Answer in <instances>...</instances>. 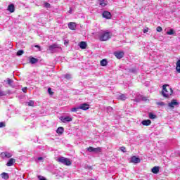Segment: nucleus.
<instances>
[{
	"instance_id": "nucleus-11",
	"label": "nucleus",
	"mask_w": 180,
	"mask_h": 180,
	"mask_svg": "<svg viewBox=\"0 0 180 180\" xmlns=\"http://www.w3.org/2000/svg\"><path fill=\"white\" fill-rule=\"evenodd\" d=\"M79 108L82 109V110H88V109H89V105L88 103H84L81 104Z\"/></svg>"
},
{
	"instance_id": "nucleus-16",
	"label": "nucleus",
	"mask_w": 180,
	"mask_h": 180,
	"mask_svg": "<svg viewBox=\"0 0 180 180\" xmlns=\"http://www.w3.org/2000/svg\"><path fill=\"white\" fill-rule=\"evenodd\" d=\"M143 126H150L151 124V120H144L142 121Z\"/></svg>"
},
{
	"instance_id": "nucleus-45",
	"label": "nucleus",
	"mask_w": 180,
	"mask_h": 180,
	"mask_svg": "<svg viewBox=\"0 0 180 180\" xmlns=\"http://www.w3.org/2000/svg\"><path fill=\"white\" fill-rule=\"evenodd\" d=\"M34 47H36V49H39L40 50V46L39 45H35Z\"/></svg>"
},
{
	"instance_id": "nucleus-17",
	"label": "nucleus",
	"mask_w": 180,
	"mask_h": 180,
	"mask_svg": "<svg viewBox=\"0 0 180 180\" xmlns=\"http://www.w3.org/2000/svg\"><path fill=\"white\" fill-rule=\"evenodd\" d=\"M56 133L58 134H63V133H64V127H59L56 130Z\"/></svg>"
},
{
	"instance_id": "nucleus-32",
	"label": "nucleus",
	"mask_w": 180,
	"mask_h": 180,
	"mask_svg": "<svg viewBox=\"0 0 180 180\" xmlns=\"http://www.w3.org/2000/svg\"><path fill=\"white\" fill-rule=\"evenodd\" d=\"M44 8H51V7L50 4L47 3V2H44Z\"/></svg>"
},
{
	"instance_id": "nucleus-22",
	"label": "nucleus",
	"mask_w": 180,
	"mask_h": 180,
	"mask_svg": "<svg viewBox=\"0 0 180 180\" xmlns=\"http://www.w3.org/2000/svg\"><path fill=\"white\" fill-rule=\"evenodd\" d=\"M94 153H102V148L101 147L94 148Z\"/></svg>"
},
{
	"instance_id": "nucleus-26",
	"label": "nucleus",
	"mask_w": 180,
	"mask_h": 180,
	"mask_svg": "<svg viewBox=\"0 0 180 180\" xmlns=\"http://www.w3.org/2000/svg\"><path fill=\"white\" fill-rule=\"evenodd\" d=\"M101 6H106L108 4L105 3V0H98Z\"/></svg>"
},
{
	"instance_id": "nucleus-2",
	"label": "nucleus",
	"mask_w": 180,
	"mask_h": 180,
	"mask_svg": "<svg viewBox=\"0 0 180 180\" xmlns=\"http://www.w3.org/2000/svg\"><path fill=\"white\" fill-rule=\"evenodd\" d=\"M98 39L100 41H108V40L112 39V34H110V32L104 31L100 34Z\"/></svg>"
},
{
	"instance_id": "nucleus-27",
	"label": "nucleus",
	"mask_w": 180,
	"mask_h": 180,
	"mask_svg": "<svg viewBox=\"0 0 180 180\" xmlns=\"http://www.w3.org/2000/svg\"><path fill=\"white\" fill-rule=\"evenodd\" d=\"M167 34H169V36L172 34H175V31H174L172 29H171L169 31L167 32Z\"/></svg>"
},
{
	"instance_id": "nucleus-10",
	"label": "nucleus",
	"mask_w": 180,
	"mask_h": 180,
	"mask_svg": "<svg viewBox=\"0 0 180 180\" xmlns=\"http://www.w3.org/2000/svg\"><path fill=\"white\" fill-rule=\"evenodd\" d=\"M68 27L70 30H75V29H77V23L70 22L68 23Z\"/></svg>"
},
{
	"instance_id": "nucleus-31",
	"label": "nucleus",
	"mask_w": 180,
	"mask_h": 180,
	"mask_svg": "<svg viewBox=\"0 0 180 180\" xmlns=\"http://www.w3.org/2000/svg\"><path fill=\"white\" fill-rule=\"evenodd\" d=\"M12 82H13V80H12L11 79H7V84H8V85H10V86H12Z\"/></svg>"
},
{
	"instance_id": "nucleus-14",
	"label": "nucleus",
	"mask_w": 180,
	"mask_h": 180,
	"mask_svg": "<svg viewBox=\"0 0 180 180\" xmlns=\"http://www.w3.org/2000/svg\"><path fill=\"white\" fill-rule=\"evenodd\" d=\"M153 174H158L160 172V167L155 166L151 169Z\"/></svg>"
},
{
	"instance_id": "nucleus-24",
	"label": "nucleus",
	"mask_w": 180,
	"mask_h": 180,
	"mask_svg": "<svg viewBox=\"0 0 180 180\" xmlns=\"http://www.w3.org/2000/svg\"><path fill=\"white\" fill-rule=\"evenodd\" d=\"M118 99L120 101H124L125 99H127V98H126V96L124 94H121V95L119 96Z\"/></svg>"
},
{
	"instance_id": "nucleus-21",
	"label": "nucleus",
	"mask_w": 180,
	"mask_h": 180,
	"mask_svg": "<svg viewBox=\"0 0 180 180\" xmlns=\"http://www.w3.org/2000/svg\"><path fill=\"white\" fill-rule=\"evenodd\" d=\"M176 65V70L177 72H179L180 74V60H177Z\"/></svg>"
},
{
	"instance_id": "nucleus-41",
	"label": "nucleus",
	"mask_w": 180,
	"mask_h": 180,
	"mask_svg": "<svg viewBox=\"0 0 180 180\" xmlns=\"http://www.w3.org/2000/svg\"><path fill=\"white\" fill-rule=\"evenodd\" d=\"M6 126V124H5V122H0V127H5Z\"/></svg>"
},
{
	"instance_id": "nucleus-4",
	"label": "nucleus",
	"mask_w": 180,
	"mask_h": 180,
	"mask_svg": "<svg viewBox=\"0 0 180 180\" xmlns=\"http://www.w3.org/2000/svg\"><path fill=\"white\" fill-rule=\"evenodd\" d=\"M114 56L116 57V58H118V60H120L121 58H123V57L124 56V52L115 51V52H114Z\"/></svg>"
},
{
	"instance_id": "nucleus-39",
	"label": "nucleus",
	"mask_w": 180,
	"mask_h": 180,
	"mask_svg": "<svg viewBox=\"0 0 180 180\" xmlns=\"http://www.w3.org/2000/svg\"><path fill=\"white\" fill-rule=\"evenodd\" d=\"M149 29L148 27H145L144 30H143V33H147L148 32Z\"/></svg>"
},
{
	"instance_id": "nucleus-8",
	"label": "nucleus",
	"mask_w": 180,
	"mask_h": 180,
	"mask_svg": "<svg viewBox=\"0 0 180 180\" xmlns=\"http://www.w3.org/2000/svg\"><path fill=\"white\" fill-rule=\"evenodd\" d=\"M60 120L63 122V123H66V122H72V118L71 117H60Z\"/></svg>"
},
{
	"instance_id": "nucleus-1",
	"label": "nucleus",
	"mask_w": 180,
	"mask_h": 180,
	"mask_svg": "<svg viewBox=\"0 0 180 180\" xmlns=\"http://www.w3.org/2000/svg\"><path fill=\"white\" fill-rule=\"evenodd\" d=\"M167 86H168V84H165L162 86V95L164 96V98H167V99L169 98V96L174 94V90H172V88L167 89Z\"/></svg>"
},
{
	"instance_id": "nucleus-13",
	"label": "nucleus",
	"mask_w": 180,
	"mask_h": 180,
	"mask_svg": "<svg viewBox=\"0 0 180 180\" xmlns=\"http://www.w3.org/2000/svg\"><path fill=\"white\" fill-rule=\"evenodd\" d=\"M16 162V160H15V159L13 158H11L8 162L6 163L7 167H12V165H13V164H15V162Z\"/></svg>"
},
{
	"instance_id": "nucleus-40",
	"label": "nucleus",
	"mask_w": 180,
	"mask_h": 180,
	"mask_svg": "<svg viewBox=\"0 0 180 180\" xmlns=\"http://www.w3.org/2000/svg\"><path fill=\"white\" fill-rule=\"evenodd\" d=\"M6 95V93L5 91H0V96H5Z\"/></svg>"
},
{
	"instance_id": "nucleus-3",
	"label": "nucleus",
	"mask_w": 180,
	"mask_h": 180,
	"mask_svg": "<svg viewBox=\"0 0 180 180\" xmlns=\"http://www.w3.org/2000/svg\"><path fill=\"white\" fill-rule=\"evenodd\" d=\"M58 162H61L62 164H64L65 165L70 166L72 162H71V160L67 158L61 157L58 158Z\"/></svg>"
},
{
	"instance_id": "nucleus-38",
	"label": "nucleus",
	"mask_w": 180,
	"mask_h": 180,
	"mask_svg": "<svg viewBox=\"0 0 180 180\" xmlns=\"http://www.w3.org/2000/svg\"><path fill=\"white\" fill-rule=\"evenodd\" d=\"M156 30H157V32H161V31L162 30V27H158L157 28H156Z\"/></svg>"
},
{
	"instance_id": "nucleus-9",
	"label": "nucleus",
	"mask_w": 180,
	"mask_h": 180,
	"mask_svg": "<svg viewBox=\"0 0 180 180\" xmlns=\"http://www.w3.org/2000/svg\"><path fill=\"white\" fill-rule=\"evenodd\" d=\"M103 18H105V19H111L112 18V14L109 11H104L103 13Z\"/></svg>"
},
{
	"instance_id": "nucleus-34",
	"label": "nucleus",
	"mask_w": 180,
	"mask_h": 180,
	"mask_svg": "<svg viewBox=\"0 0 180 180\" xmlns=\"http://www.w3.org/2000/svg\"><path fill=\"white\" fill-rule=\"evenodd\" d=\"M23 53H25L23 51V50H19L18 52H17V56H22L23 54Z\"/></svg>"
},
{
	"instance_id": "nucleus-29",
	"label": "nucleus",
	"mask_w": 180,
	"mask_h": 180,
	"mask_svg": "<svg viewBox=\"0 0 180 180\" xmlns=\"http://www.w3.org/2000/svg\"><path fill=\"white\" fill-rule=\"evenodd\" d=\"M94 147L92 146H89V148H86L87 151H89V153H94Z\"/></svg>"
},
{
	"instance_id": "nucleus-23",
	"label": "nucleus",
	"mask_w": 180,
	"mask_h": 180,
	"mask_svg": "<svg viewBox=\"0 0 180 180\" xmlns=\"http://www.w3.org/2000/svg\"><path fill=\"white\" fill-rule=\"evenodd\" d=\"M54 49H58V46L57 45V44H53L49 46V50H54Z\"/></svg>"
},
{
	"instance_id": "nucleus-5",
	"label": "nucleus",
	"mask_w": 180,
	"mask_h": 180,
	"mask_svg": "<svg viewBox=\"0 0 180 180\" xmlns=\"http://www.w3.org/2000/svg\"><path fill=\"white\" fill-rule=\"evenodd\" d=\"M0 157L3 159L11 158L12 157V154H11L9 152H2L0 154Z\"/></svg>"
},
{
	"instance_id": "nucleus-19",
	"label": "nucleus",
	"mask_w": 180,
	"mask_h": 180,
	"mask_svg": "<svg viewBox=\"0 0 180 180\" xmlns=\"http://www.w3.org/2000/svg\"><path fill=\"white\" fill-rule=\"evenodd\" d=\"M1 178L3 179H9V174L6 172H3L1 174Z\"/></svg>"
},
{
	"instance_id": "nucleus-20",
	"label": "nucleus",
	"mask_w": 180,
	"mask_h": 180,
	"mask_svg": "<svg viewBox=\"0 0 180 180\" xmlns=\"http://www.w3.org/2000/svg\"><path fill=\"white\" fill-rule=\"evenodd\" d=\"M37 61H39V60L34 57L30 58V63H31V64H36V63H37Z\"/></svg>"
},
{
	"instance_id": "nucleus-37",
	"label": "nucleus",
	"mask_w": 180,
	"mask_h": 180,
	"mask_svg": "<svg viewBox=\"0 0 180 180\" xmlns=\"http://www.w3.org/2000/svg\"><path fill=\"white\" fill-rule=\"evenodd\" d=\"M65 78H66V79H70V78H71V75L70 74H66L65 75Z\"/></svg>"
},
{
	"instance_id": "nucleus-42",
	"label": "nucleus",
	"mask_w": 180,
	"mask_h": 180,
	"mask_svg": "<svg viewBox=\"0 0 180 180\" xmlns=\"http://www.w3.org/2000/svg\"><path fill=\"white\" fill-rule=\"evenodd\" d=\"M27 90V87H24L22 89V92H24L25 94H26Z\"/></svg>"
},
{
	"instance_id": "nucleus-7",
	"label": "nucleus",
	"mask_w": 180,
	"mask_h": 180,
	"mask_svg": "<svg viewBox=\"0 0 180 180\" xmlns=\"http://www.w3.org/2000/svg\"><path fill=\"white\" fill-rule=\"evenodd\" d=\"M178 105H179V103H178V101H176V100L173 99L172 100V101L168 104L169 108H172V109H174V105L175 106H178Z\"/></svg>"
},
{
	"instance_id": "nucleus-33",
	"label": "nucleus",
	"mask_w": 180,
	"mask_h": 180,
	"mask_svg": "<svg viewBox=\"0 0 180 180\" xmlns=\"http://www.w3.org/2000/svg\"><path fill=\"white\" fill-rule=\"evenodd\" d=\"M28 106H34V101H30L28 102Z\"/></svg>"
},
{
	"instance_id": "nucleus-12",
	"label": "nucleus",
	"mask_w": 180,
	"mask_h": 180,
	"mask_svg": "<svg viewBox=\"0 0 180 180\" xmlns=\"http://www.w3.org/2000/svg\"><path fill=\"white\" fill-rule=\"evenodd\" d=\"M8 11L10 13H13L15 12V5L13 4L8 5Z\"/></svg>"
},
{
	"instance_id": "nucleus-36",
	"label": "nucleus",
	"mask_w": 180,
	"mask_h": 180,
	"mask_svg": "<svg viewBox=\"0 0 180 180\" xmlns=\"http://www.w3.org/2000/svg\"><path fill=\"white\" fill-rule=\"evenodd\" d=\"M120 148L121 151H122V153H126V147L122 146Z\"/></svg>"
},
{
	"instance_id": "nucleus-25",
	"label": "nucleus",
	"mask_w": 180,
	"mask_h": 180,
	"mask_svg": "<svg viewBox=\"0 0 180 180\" xmlns=\"http://www.w3.org/2000/svg\"><path fill=\"white\" fill-rule=\"evenodd\" d=\"M149 118L150 119H157V115H153V112H149Z\"/></svg>"
},
{
	"instance_id": "nucleus-6",
	"label": "nucleus",
	"mask_w": 180,
	"mask_h": 180,
	"mask_svg": "<svg viewBox=\"0 0 180 180\" xmlns=\"http://www.w3.org/2000/svg\"><path fill=\"white\" fill-rule=\"evenodd\" d=\"M130 162H132L133 164H139V162H141V160L137 158V156H132Z\"/></svg>"
},
{
	"instance_id": "nucleus-18",
	"label": "nucleus",
	"mask_w": 180,
	"mask_h": 180,
	"mask_svg": "<svg viewBox=\"0 0 180 180\" xmlns=\"http://www.w3.org/2000/svg\"><path fill=\"white\" fill-rule=\"evenodd\" d=\"M100 64L101 67H106L108 65V60L106 59H103L101 60Z\"/></svg>"
},
{
	"instance_id": "nucleus-30",
	"label": "nucleus",
	"mask_w": 180,
	"mask_h": 180,
	"mask_svg": "<svg viewBox=\"0 0 180 180\" xmlns=\"http://www.w3.org/2000/svg\"><path fill=\"white\" fill-rule=\"evenodd\" d=\"M156 105L158 106H165V102H157Z\"/></svg>"
},
{
	"instance_id": "nucleus-43",
	"label": "nucleus",
	"mask_w": 180,
	"mask_h": 180,
	"mask_svg": "<svg viewBox=\"0 0 180 180\" xmlns=\"http://www.w3.org/2000/svg\"><path fill=\"white\" fill-rule=\"evenodd\" d=\"M42 160H44L43 157H39L38 158L39 161H42Z\"/></svg>"
},
{
	"instance_id": "nucleus-15",
	"label": "nucleus",
	"mask_w": 180,
	"mask_h": 180,
	"mask_svg": "<svg viewBox=\"0 0 180 180\" xmlns=\"http://www.w3.org/2000/svg\"><path fill=\"white\" fill-rule=\"evenodd\" d=\"M80 49H82V50H85V49H86V42L85 41H81L79 44Z\"/></svg>"
},
{
	"instance_id": "nucleus-44",
	"label": "nucleus",
	"mask_w": 180,
	"mask_h": 180,
	"mask_svg": "<svg viewBox=\"0 0 180 180\" xmlns=\"http://www.w3.org/2000/svg\"><path fill=\"white\" fill-rule=\"evenodd\" d=\"M69 13L71 15L72 13V9L70 8L69 10Z\"/></svg>"
},
{
	"instance_id": "nucleus-28",
	"label": "nucleus",
	"mask_w": 180,
	"mask_h": 180,
	"mask_svg": "<svg viewBox=\"0 0 180 180\" xmlns=\"http://www.w3.org/2000/svg\"><path fill=\"white\" fill-rule=\"evenodd\" d=\"M79 109H80L79 106V107H76V108H72L71 109V112H77V110H79Z\"/></svg>"
},
{
	"instance_id": "nucleus-35",
	"label": "nucleus",
	"mask_w": 180,
	"mask_h": 180,
	"mask_svg": "<svg viewBox=\"0 0 180 180\" xmlns=\"http://www.w3.org/2000/svg\"><path fill=\"white\" fill-rule=\"evenodd\" d=\"M48 93L49 94V95H53L54 94V92H53L51 91V88L48 89Z\"/></svg>"
}]
</instances>
